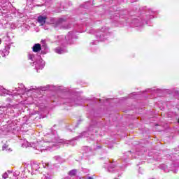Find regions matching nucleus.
Masks as SVG:
<instances>
[{"label": "nucleus", "instance_id": "1", "mask_svg": "<svg viewBox=\"0 0 179 179\" xmlns=\"http://www.w3.org/2000/svg\"><path fill=\"white\" fill-rule=\"evenodd\" d=\"M31 148H34L36 150H50L51 149H55L57 148V143H55V140L52 139V141H41L40 143H37L36 145H31Z\"/></svg>", "mask_w": 179, "mask_h": 179}, {"label": "nucleus", "instance_id": "2", "mask_svg": "<svg viewBox=\"0 0 179 179\" xmlns=\"http://www.w3.org/2000/svg\"><path fill=\"white\" fill-rule=\"evenodd\" d=\"M34 64H35L36 69H43L45 66V62L43 61L41 57H38V60L34 62Z\"/></svg>", "mask_w": 179, "mask_h": 179}, {"label": "nucleus", "instance_id": "3", "mask_svg": "<svg viewBox=\"0 0 179 179\" xmlns=\"http://www.w3.org/2000/svg\"><path fill=\"white\" fill-rule=\"evenodd\" d=\"M47 21V16L45 15H39L37 19L38 23L41 24V26H44L45 22Z\"/></svg>", "mask_w": 179, "mask_h": 179}, {"label": "nucleus", "instance_id": "4", "mask_svg": "<svg viewBox=\"0 0 179 179\" xmlns=\"http://www.w3.org/2000/svg\"><path fill=\"white\" fill-rule=\"evenodd\" d=\"M159 169H161V170H164V171H165V173H169V171H170V170L171 171H173V173H177V170L173 169H169V166H167L166 165L164 164H162L159 166Z\"/></svg>", "mask_w": 179, "mask_h": 179}, {"label": "nucleus", "instance_id": "5", "mask_svg": "<svg viewBox=\"0 0 179 179\" xmlns=\"http://www.w3.org/2000/svg\"><path fill=\"white\" fill-rule=\"evenodd\" d=\"M32 51L34 52H40L41 51V45L40 43H35L32 47Z\"/></svg>", "mask_w": 179, "mask_h": 179}, {"label": "nucleus", "instance_id": "6", "mask_svg": "<svg viewBox=\"0 0 179 179\" xmlns=\"http://www.w3.org/2000/svg\"><path fill=\"white\" fill-rule=\"evenodd\" d=\"M24 172L29 173H30V169H31V166H30V164H29V162L24 163Z\"/></svg>", "mask_w": 179, "mask_h": 179}, {"label": "nucleus", "instance_id": "7", "mask_svg": "<svg viewBox=\"0 0 179 179\" xmlns=\"http://www.w3.org/2000/svg\"><path fill=\"white\" fill-rule=\"evenodd\" d=\"M108 171H109V173H115V171H118V169L115 167L114 164H111L108 169Z\"/></svg>", "mask_w": 179, "mask_h": 179}, {"label": "nucleus", "instance_id": "8", "mask_svg": "<svg viewBox=\"0 0 179 179\" xmlns=\"http://www.w3.org/2000/svg\"><path fill=\"white\" fill-rule=\"evenodd\" d=\"M55 52H57V54H64V52H65V50L58 47L55 50Z\"/></svg>", "mask_w": 179, "mask_h": 179}, {"label": "nucleus", "instance_id": "9", "mask_svg": "<svg viewBox=\"0 0 179 179\" xmlns=\"http://www.w3.org/2000/svg\"><path fill=\"white\" fill-rule=\"evenodd\" d=\"M64 22L63 19H59L55 22V27H59L62 24V22Z\"/></svg>", "mask_w": 179, "mask_h": 179}, {"label": "nucleus", "instance_id": "10", "mask_svg": "<svg viewBox=\"0 0 179 179\" xmlns=\"http://www.w3.org/2000/svg\"><path fill=\"white\" fill-rule=\"evenodd\" d=\"M38 169H40V166L38 165V164L37 163H34L32 165H31V169L32 170H35V171H37L38 170Z\"/></svg>", "mask_w": 179, "mask_h": 179}, {"label": "nucleus", "instance_id": "11", "mask_svg": "<svg viewBox=\"0 0 179 179\" xmlns=\"http://www.w3.org/2000/svg\"><path fill=\"white\" fill-rule=\"evenodd\" d=\"M76 173H78V171L76 169H73L69 172V176H76Z\"/></svg>", "mask_w": 179, "mask_h": 179}, {"label": "nucleus", "instance_id": "12", "mask_svg": "<svg viewBox=\"0 0 179 179\" xmlns=\"http://www.w3.org/2000/svg\"><path fill=\"white\" fill-rule=\"evenodd\" d=\"M54 159H55V162L57 163H62V158L59 156H55L54 157Z\"/></svg>", "mask_w": 179, "mask_h": 179}, {"label": "nucleus", "instance_id": "13", "mask_svg": "<svg viewBox=\"0 0 179 179\" xmlns=\"http://www.w3.org/2000/svg\"><path fill=\"white\" fill-rule=\"evenodd\" d=\"M66 40L69 43L70 40H72V33L69 32L66 36Z\"/></svg>", "mask_w": 179, "mask_h": 179}, {"label": "nucleus", "instance_id": "14", "mask_svg": "<svg viewBox=\"0 0 179 179\" xmlns=\"http://www.w3.org/2000/svg\"><path fill=\"white\" fill-rule=\"evenodd\" d=\"M23 145H24V147L29 148L30 146V145H31V144L29 143V142H27V141L26 139H24Z\"/></svg>", "mask_w": 179, "mask_h": 179}, {"label": "nucleus", "instance_id": "15", "mask_svg": "<svg viewBox=\"0 0 179 179\" xmlns=\"http://www.w3.org/2000/svg\"><path fill=\"white\" fill-rule=\"evenodd\" d=\"M51 178V176L50 175H43L42 177H41V179H50Z\"/></svg>", "mask_w": 179, "mask_h": 179}, {"label": "nucleus", "instance_id": "16", "mask_svg": "<svg viewBox=\"0 0 179 179\" xmlns=\"http://www.w3.org/2000/svg\"><path fill=\"white\" fill-rule=\"evenodd\" d=\"M28 58L29 59H31L32 61H34V55H29Z\"/></svg>", "mask_w": 179, "mask_h": 179}, {"label": "nucleus", "instance_id": "17", "mask_svg": "<svg viewBox=\"0 0 179 179\" xmlns=\"http://www.w3.org/2000/svg\"><path fill=\"white\" fill-rule=\"evenodd\" d=\"M50 166V163H45V164H43V167H48Z\"/></svg>", "mask_w": 179, "mask_h": 179}, {"label": "nucleus", "instance_id": "18", "mask_svg": "<svg viewBox=\"0 0 179 179\" xmlns=\"http://www.w3.org/2000/svg\"><path fill=\"white\" fill-rule=\"evenodd\" d=\"M82 135L83 136H87V132H83Z\"/></svg>", "mask_w": 179, "mask_h": 179}, {"label": "nucleus", "instance_id": "19", "mask_svg": "<svg viewBox=\"0 0 179 179\" xmlns=\"http://www.w3.org/2000/svg\"><path fill=\"white\" fill-rule=\"evenodd\" d=\"M62 27V29H69V25H67V26H66V27Z\"/></svg>", "mask_w": 179, "mask_h": 179}, {"label": "nucleus", "instance_id": "20", "mask_svg": "<svg viewBox=\"0 0 179 179\" xmlns=\"http://www.w3.org/2000/svg\"><path fill=\"white\" fill-rule=\"evenodd\" d=\"M97 43H99V41H95L92 42V44H97Z\"/></svg>", "mask_w": 179, "mask_h": 179}, {"label": "nucleus", "instance_id": "21", "mask_svg": "<svg viewBox=\"0 0 179 179\" xmlns=\"http://www.w3.org/2000/svg\"><path fill=\"white\" fill-rule=\"evenodd\" d=\"M63 179H71V178H69V176L65 177Z\"/></svg>", "mask_w": 179, "mask_h": 179}, {"label": "nucleus", "instance_id": "22", "mask_svg": "<svg viewBox=\"0 0 179 179\" xmlns=\"http://www.w3.org/2000/svg\"><path fill=\"white\" fill-rule=\"evenodd\" d=\"M87 179H93V178L92 176H89Z\"/></svg>", "mask_w": 179, "mask_h": 179}, {"label": "nucleus", "instance_id": "23", "mask_svg": "<svg viewBox=\"0 0 179 179\" xmlns=\"http://www.w3.org/2000/svg\"><path fill=\"white\" fill-rule=\"evenodd\" d=\"M50 136H51V138H52L54 136V135L52 134V135H50Z\"/></svg>", "mask_w": 179, "mask_h": 179}, {"label": "nucleus", "instance_id": "24", "mask_svg": "<svg viewBox=\"0 0 179 179\" xmlns=\"http://www.w3.org/2000/svg\"><path fill=\"white\" fill-rule=\"evenodd\" d=\"M171 166H172V167H174V164H172Z\"/></svg>", "mask_w": 179, "mask_h": 179}, {"label": "nucleus", "instance_id": "25", "mask_svg": "<svg viewBox=\"0 0 179 179\" xmlns=\"http://www.w3.org/2000/svg\"><path fill=\"white\" fill-rule=\"evenodd\" d=\"M1 43H2V41H1V38H0V44H1Z\"/></svg>", "mask_w": 179, "mask_h": 179}, {"label": "nucleus", "instance_id": "26", "mask_svg": "<svg viewBox=\"0 0 179 179\" xmlns=\"http://www.w3.org/2000/svg\"><path fill=\"white\" fill-rule=\"evenodd\" d=\"M43 41V43H45V41Z\"/></svg>", "mask_w": 179, "mask_h": 179}, {"label": "nucleus", "instance_id": "27", "mask_svg": "<svg viewBox=\"0 0 179 179\" xmlns=\"http://www.w3.org/2000/svg\"><path fill=\"white\" fill-rule=\"evenodd\" d=\"M119 176H121V173H120Z\"/></svg>", "mask_w": 179, "mask_h": 179}, {"label": "nucleus", "instance_id": "28", "mask_svg": "<svg viewBox=\"0 0 179 179\" xmlns=\"http://www.w3.org/2000/svg\"><path fill=\"white\" fill-rule=\"evenodd\" d=\"M178 123H179V119H178Z\"/></svg>", "mask_w": 179, "mask_h": 179}]
</instances>
